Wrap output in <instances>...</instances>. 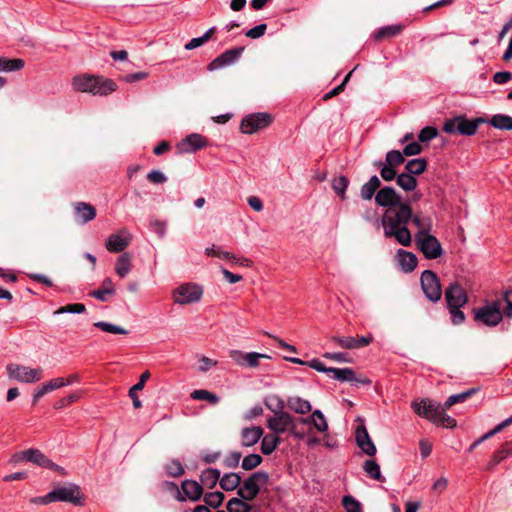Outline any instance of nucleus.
I'll return each mask as SVG.
<instances>
[{
    "instance_id": "f257e3e1",
    "label": "nucleus",
    "mask_w": 512,
    "mask_h": 512,
    "mask_svg": "<svg viewBox=\"0 0 512 512\" xmlns=\"http://www.w3.org/2000/svg\"><path fill=\"white\" fill-rule=\"evenodd\" d=\"M411 217L412 209L407 203L387 209L382 217L385 237L395 238L399 244L410 246L412 237L407 224Z\"/></svg>"
},
{
    "instance_id": "f03ea898",
    "label": "nucleus",
    "mask_w": 512,
    "mask_h": 512,
    "mask_svg": "<svg viewBox=\"0 0 512 512\" xmlns=\"http://www.w3.org/2000/svg\"><path fill=\"white\" fill-rule=\"evenodd\" d=\"M72 86L76 91L98 96H107L117 89V84L112 79L90 74L75 76L72 80Z\"/></svg>"
},
{
    "instance_id": "7ed1b4c3",
    "label": "nucleus",
    "mask_w": 512,
    "mask_h": 512,
    "mask_svg": "<svg viewBox=\"0 0 512 512\" xmlns=\"http://www.w3.org/2000/svg\"><path fill=\"white\" fill-rule=\"evenodd\" d=\"M10 462L13 464L29 462L39 467L55 471L60 475L66 474L65 469L63 467L54 463L44 453H42L39 449L36 448H30L14 453L11 456Z\"/></svg>"
},
{
    "instance_id": "20e7f679",
    "label": "nucleus",
    "mask_w": 512,
    "mask_h": 512,
    "mask_svg": "<svg viewBox=\"0 0 512 512\" xmlns=\"http://www.w3.org/2000/svg\"><path fill=\"white\" fill-rule=\"evenodd\" d=\"M473 320L479 326L496 327L503 320L501 301L485 302L484 305L472 310Z\"/></svg>"
},
{
    "instance_id": "39448f33",
    "label": "nucleus",
    "mask_w": 512,
    "mask_h": 512,
    "mask_svg": "<svg viewBox=\"0 0 512 512\" xmlns=\"http://www.w3.org/2000/svg\"><path fill=\"white\" fill-rule=\"evenodd\" d=\"M448 406V400L440 405L432 400H422L420 403L413 402L412 408L416 414L425 417L437 425L447 427L445 407Z\"/></svg>"
},
{
    "instance_id": "423d86ee",
    "label": "nucleus",
    "mask_w": 512,
    "mask_h": 512,
    "mask_svg": "<svg viewBox=\"0 0 512 512\" xmlns=\"http://www.w3.org/2000/svg\"><path fill=\"white\" fill-rule=\"evenodd\" d=\"M268 481L269 475L266 472H254L243 482L241 481L237 495L246 501H252L258 496L261 487L265 486Z\"/></svg>"
},
{
    "instance_id": "0eeeda50",
    "label": "nucleus",
    "mask_w": 512,
    "mask_h": 512,
    "mask_svg": "<svg viewBox=\"0 0 512 512\" xmlns=\"http://www.w3.org/2000/svg\"><path fill=\"white\" fill-rule=\"evenodd\" d=\"M6 372L10 379L22 383H36L43 378L41 367L30 368L28 366L10 363L6 366Z\"/></svg>"
},
{
    "instance_id": "6e6552de",
    "label": "nucleus",
    "mask_w": 512,
    "mask_h": 512,
    "mask_svg": "<svg viewBox=\"0 0 512 512\" xmlns=\"http://www.w3.org/2000/svg\"><path fill=\"white\" fill-rule=\"evenodd\" d=\"M272 121L271 114L266 112L248 114L241 120L240 131L244 134H253L270 126Z\"/></svg>"
},
{
    "instance_id": "1a4fd4ad",
    "label": "nucleus",
    "mask_w": 512,
    "mask_h": 512,
    "mask_svg": "<svg viewBox=\"0 0 512 512\" xmlns=\"http://www.w3.org/2000/svg\"><path fill=\"white\" fill-rule=\"evenodd\" d=\"M53 502H69L76 506L84 505V496L76 484H68L51 491Z\"/></svg>"
},
{
    "instance_id": "9d476101",
    "label": "nucleus",
    "mask_w": 512,
    "mask_h": 512,
    "mask_svg": "<svg viewBox=\"0 0 512 512\" xmlns=\"http://www.w3.org/2000/svg\"><path fill=\"white\" fill-rule=\"evenodd\" d=\"M203 294L201 286L193 283L182 284L173 291L174 302L187 305L198 302Z\"/></svg>"
},
{
    "instance_id": "9b49d317",
    "label": "nucleus",
    "mask_w": 512,
    "mask_h": 512,
    "mask_svg": "<svg viewBox=\"0 0 512 512\" xmlns=\"http://www.w3.org/2000/svg\"><path fill=\"white\" fill-rule=\"evenodd\" d=\"M420 281L425 296L432 302L439 301L442 289L437 275L431 270H425L421 274Z\"/></svg>"
},
{
    "instance_id": "f8f14e48",
    "label": "nucleus",
    "mask_w": 512,
    "mask_h": 512,
    "mask_svg": "<svg viewBox=\"0 0 512 512\" xmlns=\"http://www.w3.org/2000/svg\"><path fill=\"white\" fill-rule=\"evenodd\" d=\"M484 121L483 118L468 120L464 116L455 117L450 119V134L458 132L461 135L472 136L476 133L478 125Z\"/></svg>"
},
{
    "instance_id": "ddd939ff",
    "label": "nucleus",
    "mask_w": 512,
    "mask_h": 512,
    "mask_svg": "<svg viewBox=\"0 0 512 512\" xmlns=\"http://www.w3.org/2000/svg\"><path fill=\"white\" fill-rule=\"evenodd\" d=\"M296 419L287 412H276L267 420V427L276 435L289 432Z\"/></svg>"
},
{
    "instance_id": "4468645a",
    "label": "nucleus",
    "mask_w": 512,
    "mask_h": 512,
    "mask_svg": "<svg viewBox=\"0 0 512 512\" xmlns=\"http://www.w3.org/2000/svg\"><path fill=\"white\" fill-rule=\"evenodd\" d=\"M331 341L343 349H360L370 345L373 341L371 334L365 336H333Z\"/></svg>"
},
{
    "instance_id": "2eb2a0df",
    "label": "nucleus",
    "mask_w": 512,
    "mask_h": 512,
    "mask_svg": "<svg viewBox=\"0 0 512 512\" xmlns=\"http://www.w3.org/2000/svg\"><path fill=\"white\" fill-rule=\"evenodd\" d=\"M243 51H244V47H236V48L229 49V50L221 53L214 60H212L208 64L207 69L209 71H214V70H218L223 67L229 66V65L235 63L240 58Z\"/></svg>"
},
{
    "instance_id": "dca6fc26",
    "label": "nucleus",
    "mask_w": 512,
    "mask_h": 512,
    "mask_svg": "<svg viewBox=\"0 0 512 512\" xmlns=\"http://www.w3.org/2000/svg\"><path fill=\"white\" fill-rule=\"evenodd\" d=\"M415 240L419 250L426 258L435 259L441 255L442 248L436 237L428 234Z\"/></svg>"
},
{
    "instance_id": "f3484780",
    "label": "nucleus",
    "mask_w": 512,
    "mask_h": 512,
    "mask_svg": "<svg viewBox=\"0 0 512 512\" xmlns=\"http://www.w3.org/2000/svg\"><path fill=\"white\" fill-rule=\"evenodd\" d=\"M131 242V235L125 229L118 233L111 234L105 243L106 249L111 253H119L124 251Z\"/></svg>"
},
{
    "instance_id": "a211bd4d",
    "label": "nucleus",
    "mask_w": 512,
    "mask_h": 512,
    "mask_svg": "<svg viewBox=\"0 0 512 512\" xmlns=\"http://www.w3.org/2000/svg\"><path fill=\"white\" fill-rule=\"evenodd\" d=\"M375 202L377 205L387 209L402 203L400 195L390 186H385L378 190L375 195Z\"/></svg>"
},
{
    "instance_id": "6ab92c4d",
    "label": "nucleus",
    "mask_w": 512,
    "mask_h": 512,
    "mask_svg": "<svg viewBox=\"0 0 512 512\" xmlns=\"http://www.w3.org/2000/svg\"><path fill=\"white\" fill-rule=\"evenodd\" d=\"M355 439L358 447L368 456H374L377 452L376 446L371 440L369 433L362 423L357 427L355 432Z\"/></svg>"
},
{
    "instance_id": "aec40b11",
    "label": "nucleus",
    "mask_w": 512,
    "mask_h": 512,
    "mask_svg": "<svg viewBox=\"0 0 512 512\" xmlns=\"http://www.w3.org/2000/svg\"><path fill=\"white\" fill-rule=\"evenodd\" d=\"M208 145L207 139L197 133L188 135L180 144L179 148L186 153H192Z\"/></svg>"
},
{
    "instance_id": "412c9836",
    "label": "nucleus",
    "mask_w": 512,
    "mask_h": 512,
    "mask_svg": "<svg viewBox=\"0 0 512 512\" xmlns=\"http://www.w3.org/2000/svg\"><path fill=\"white\" fill-rule=\"evenodd\" d=\"M116 293L115 285L111 278L106 277L100 287L96 290L89 292V296L101 301L106 302Z\"/></svg>"
},
{
    "instance_id": "4be33fe9",
    "label": "nucleus",
    "mask_w": 512,
    "mask_h": 512,
    "mask_svg": "<svg viewBox=\"0 0 512 512\" xmlns=\"http://www.w3.org/2000/svg\"><path fill=\"white\" fill-rule=\"evenodd\" d=\"M181 492L186 499L198 501L203 495V487L195 480H184L181 483Z\"/></svg>"
},
{
    "instance_id": "5701e85b",
    "label": "nucleus",
    "mask_w": 512,
    "mask_h": 512,
    "mask_svg": "<svg viewBox=\"0 0 512 512\" xmlns=\"http://www.w3.org/2000/svg\"><path fill=\"white\" fill-rule=\"evenodd\" d=\"M396 259L401 270L405 273L412 272L417 266V257L414 253L398 249Z\"/></svg>"
},
{
    "instance_id": "b1692460",
    "label": "nucleus",
    "mask_w": 512,
    "mask_h": 512,
    "mask_svg": "<svg viewBox=\"0 0 512 512\" xmlns=\"http://www.w3.org/2000/svg\"><path fill=\"white\" fill-rule=\"evenodd\" d=\"M263 429L260 426L245 427L241 430V445L251 447L263 436Z\"/></svg>"
},
{
    "instance_id": "393cba45",
    "label": "nucleus",
    "mask_w": 512,
    "mask_h": 512,
    "mask_svg": "<svg viewBox=\"0 0 512 512\" xmlns=\"http://www.w3.org/2000/svg\"><path fill=\"white\" fill-rule=\"evenodd\" d=\"M74 211L81 223L86 224L95 219L97 213L94 206L86 202H77L74 204Z\"/></svg>"
},
{
    "instance_id": "a878e982",
    "label": "nucleus",
    "mask_w": 512,
    "mask_h": 512,
    "mask_svg": "<svg viewBox=\"0 0 512 512\" xmlns=\"http://www.w3.org/2000/svg\"><path fill=\"white\" fill-rule=\"evenodd\" d=\"M151 374L149 371H145L140 375L139 381L133 385L128 392V396L131 398L133 407L138 409L142 407V402L139 399L137 392H140L144 386L147 380L150 378Z\"/></svg>"
},
{
    "instance_id": "bb28decb",
    "label": "nucleus",
    "mask_w": 512,
    "mask_h": 512,
    "mask_svg": "<svg viewBox=\"0 0 512 512\" xmlns=\"http://www.w3.org/2000/svg\"><path fill=\"white\" fill-rule=\"evenodd\" d=\"M132 269V256L128 252L122 253L116 263H115V272L121 278H125Z\"/></svg>"
},
{
    "instance_id": "cd10ccee",
    "label": "nucleus",
    "mask_w": 512,
    "mask_h": 512,
    "mask_svg": "<svg viewBox=\"0 0 512 512\" xmlns=\"http://www.w3.org/2000/svg\"><path fill=\"white\" fill-rule=\"evenodd\" d=\"M220 471L216 468L204 469L200 474V484L202 487L212 489L220 481Z\"/></svg>"
},
{
    "instance_id": "c85d7f7f",
    "label": "nucleus",
    "mask_w": 512,
    "mask_h": 512,
    "mask_svg": "<svg viewBox=\"0 0 512 512\" xmlns=\"http://www.w3.org/2000/svg\"><path fill=\"white\" fill-rule=\"evenodd\" d=\"M410 220L418 229L415 239L429 234L431 227H432V221H431L430 217L421 216V215L416 214V215H412Z\"/></svg>"
},
{
    "instance_id": "c756f323",
    "label": "nucleus",
    "mask_w": 512,
    "mask_h": 512,
    "mask_svg": "<svg viewBox=\"0 0 512 512\" xmlns=\"http://www.w3.org/2000/svg\"><path fill=\"white\" fill-rule=\"evenodd\" d=\"M287 406L298 414H307L312 410L310 402L298 396L289 397L287 399Z\"/></svg>"
},
{
    "instance_id": "7c9ffc66",
    "label": "nucleus",
    "mask_w": 512,
    "mask_h": 512,
    "mask_svg": "<svg viewBox=\"0 0 512 512\" xmlns=\"http://www.w3.org/2000/svg\"><path fill=\"white\" fill-rule=\"evenodd\" d=\"M467 301L466 291L457 283L450 284V306H464Z\"/></svg>"
},
{
    "instance_id": "2f4dec72",
    "label": "nucleus",
    "mask_w": 512,
    "mask_h": 512,
    "mask_svg": "<svg viewBox=\"0 0 512 512\" xmlns=\"http://www.w3.org/2000/svg\"><path fill=\"white\" fill-rule=\"evenodd\" d=\"M241 484V476L238 473L229 472L220 476L219 485L224 491L238 490Z\"/></svg>"
},
{
    "instance_id": "473e14b6",
    "label": "nucleus",
    "mask_w": 512,
    "mask_h": 512,
    "mask_svg": "<svg viewBox=\"0 0 512 512\" xmlns=\"http://www.w3.org/2000/svg\"><path fill=\"white\" fill-rule=\"evenodd\" d=\"M381 185L380 179L374 175L372 176L368 182H366L360 191L361 198L364 200H371L376 191L379 189Z\"/></svg>"
},
{
    "instance_id": "72a5a7b5",
    "label": "nucleus",
    "mask_w": 512,
    "mask_h": 512,
    "mask_svg": "<svg viewBox=\"0 0 512 512\" xmlns=\"http://www.w3.org/2000/svg\"><path fill=\"white\" fill-rule=\"evenodd\" d=\"M261 438V452L264 455H270L280 443V437L274 433L266 434Z\"/></svg>"
},
{
    "instance_id": "f704fd0d",
    "label": "nucleus",
    "mask_w": 512,
    "mask_h": 512,
    "mask_svg": "<svg viewBox=\"0 0 512 512\" xmlns=\"http://www.w3.org/2000/svg\"><path fill=\"white\" fill-rule=\"evenodd\" d=\"M242 499L241 497L231 498L226 505L228 512H250L252 510V505Z\"/></svg>"
},
{
    "instance_id": "c9c22d12",
    "label": "nucleus",
    "mask_w": 512,
    "mask_h": 512,
    "mask_svg": "<svg viewBox=\"0 0 512 512\" xmlns=\"http://www.w3.org/2000/svg\"><path fill=\"white\" fill-rule=\"evenodd\" d=\"M489 123L499 130H512V117L509 115L496 114L489 120Z\"/></svg>"
},
{
    "instance_id": "e433bc0d",
    "label": "nucleus",
    "mask_w": 512,
    "mask_h": 512,
    "mask_svg": "<svg viewBox=\"0 0 512 512\" xmlns=\"http://www.w3.org/2000/svg\"><path fill=\"white\" fill-rule=\"evenodd\" d=\"M190 397L193 400L207 401L212 405H216L220 401V398L216 394H214L208 390H205V389L194 390L190 394Z\"/></svg>"
},
{
    "instance_id": "4c0bfd02",
    "label": "nucleus",
    "mask_w": 512,
    "mask_h": 512,
    "mask_svg": "<svg viewBox=\"0 0 512 512\" xmlns=\"http://www.w3.org/2000/svg\"><path fill=\"white\" fill-rule=\"evenodd\" d=\"M512 424V415L505 419L504 421H502L501 423H499L497 426H495L492 430L488 431L487 433H485L482 437H480L477 441H475L472 445H471V450L474 449L478 444H480L481 442L493 437L494 435H496L497 433H499L500 431H502L505 427L509 426Z\"/></svg>"
},
{
    "instance_id": "58836bf2",
    "label": "nucleus",
    "mask_w": 512,
    "mask_h": 512,
    "mask_svg": "<svg viewBox=\"0 0 512 512\" xmlns=\"http://www.w3.org/2000/svg\"><path fill=\"white\" fill-rule=\"evenodd\" d=\"M363 470L366 472V474L374 479V480H378V481H383L384 478L381 474V471H380V466L378 465V463L374 460H366L363 464Z\"/></svg>"
},
{
    "instance_id": "ea45409f",
    "label": "nucleus",
    "mask_w": 512,
    "mask_h": 512,
    "mask_svg": "<svg viewBox=\"0 0 512 512\" xmlns=\"http://www.w3.org/2000/svg\"><path fill=\"white\" fill-rule=\"evenodd\" d=\"M397 184L405 191H412L417 186V180L408 172L401 173L397 176Z\"/></svg>"
},
{
    "instance_id": "a19ab883",
    "label": "nucleus",
    "mask_w": 512,
    "mask_h": 512,
    "mask_svg": "<svg viewBox=\"0 0 512 512\" xmlns=\"http://www.w3.org/2000/svg\"><path fill=\"white\" fill-rule=\"evenodd\" d=\"M427 163L425 159L418 158L409 160L405 166L406 171L411 175H419L426 169Z\"/></svg>"
},
{
    "instance_id": "79ce46f5",
    "label": "nucleus",
    "mask_w": 512,
    "mask_h": 512,
    "mask_svg": "<svg viewBox=\"0 0 512 512\" xmlns=\"http://www.w3.org/2000/svg\"><path fill=\"white\" fill-rule=\"evenodd\" d=\"M1 62H2L1 72L19 71L25 65L24 60L19 59V58L8 59V58H5V57H2V61Z\"/></svg>"
},
{
    "instance_id": "37998d69",
    "label": "nucleus",
    "mask_w": 512,
    "mask_h": 512,
    "mask_svg": "<svg viewBox=\"0 0 512 512\" xmlns=\"http://www.w3.org/2000/svg\"><path fill=\"white\" fill-rule=\"evenodd\" d=\"M312 425L317 429V431L324 433L328 430V423L324 414L316 409L311 414Z\"/></svg>"
},
{
    "instance_id": "c03bdc74",
    "label": "nucleus",
    "mask_w": 512,
    "mask_h": 512,
    "mask_svg": "<svg viewBox=\"0 0 512 512\" xmlns=\"http://www.w3.org/2000/svg\"><path fill=\"white\" fill-rule=\"evenodd\" d=\"M331 373L333 378L341 382H351L354 379V370L351 368H334L332 367Z\"/></svg>"
},
{
    "instance_id": "a18cd8bd",
    "label": "nucleus",
    "mask_w": 512,
    "mask_h": 512,
    "mask_svg": "<svg viewBox=\"0 0 512 512\" xmlns=\"http://www.w3.org/2000/svg\"><path fill=\"white\" fill-rule=\"evenodd\" d=\"M225 499V496L220 491L209 492L204 495V502L207 506L212 508H218L221 506Z\"/></svg>"
},
{
    "instance_id": "49530a36",
    "label": "nucleus",
    "mask_w": 512,
    "mask_h": 512,
    "mask_svg": "<svg viewBox=\"0 0 512 512\" xmlns=\"http://www.w3.org/2000/svg\"><path fill=\"white\" fill-rule=\"evenodd\" d=\"M402 30L400 25H390L380 28L375 34V39L390 38L398 35Z\"/></svg>"
},
{
    "instance_id": "de8ad7c7",
    "label": "nucleus",
    "mask_w": 512,
    "mask_h": 512,
    "mask_svg": "<svg viewBox=\"0 0 512 512\" xmlns=\"http://www.w3.org/2000/svg\"><path fill=\"white\" fill-rule=\"evenodd\" d=\"M94 326L101 329L104 332H107V333L123 334V335L128 334V331L125 328L115 325V324H112V323L104 322V321H98V322L94 323Z\"/></svg>"
},
{
    "instance_id": "09e8293b",
    "label": "nucleus",
    "mask_w": 512,
    "mask_h": 512,
    "mask_svg": "<svg viewBox=\"0 0 512 512\" xmlns=\"http://www.w3.org/2000/svg\"><path fill=\"white\" fill-rule=\"evenodd\" d=\"M405 161L403 152L401 153L398 150H391L388 151L385 157V162L391 167H394L395 169L403 164Z\"/></svg>"
},
{
    "instance_id": "8fccbe9b",
    "label": "nucleus",
    "mask_w": 512,
    "mask_h": 512,
    "mask_svg": "<svg viewBox=\"0 0 512 512\" xmlns=\"http://www.w3.org/2000/svg\"><path fill=\"white\" fill-rule=\"evenodd\" d=\"M205 254L211 257H217L224 260H236V256L230 252L223 251L220 247L212 245L205 249Z\"/></svg>"
},
{
    "instance_id": "3c124183",
    "label": "nucleus",
    "mask_w": 512,
    "mask_h": 512,
    "mask_svg": "<svg viewBox=\"0 0 512 512\" xmlns=\"http://www.w3.org/2000/svg\"><path fill=\"white\" fill-rule=\"evenodd\" d=\"M166 473L171 477H180L184 474L185 470L179 460H172L165 465Z\"/></svg>"
},
{
    "instance_id": "603ef678",
    "label": "nucleus",
    "mask_w": 512,
    "mask_h": 512,
    "mask_svg": "<svg viewBox=\"0 0 512 512\" xmlns=\"http://www.w3.org/2000/svg\"><path fill=\"white\" fill-rule=\"evenodd\" d=\"M262 457L259 454H249L242 460L241 466L244 470H252L262 463Z\"/></svg>"
},
{
    "instance_id": "864d4df0",
    "label": "nucleus",
    "mask_w": 512,
    "mask_h": 512,
    "mask_svg": "<svg viewBox=\"0 0 512 512\" xmlns=\"http://www.w3.org/2000/svg\"><path fill=\"white\" fill-rule=\"evenodd\" d=\"M342 505L345 508L346 512H362L360 502L350 495L343 497Z\"/></svg>"
},
{
    "instance_id": "5fc2aeb1",
    "label": "nucleus",
    "mask_w": 512,
    "mask_h": 512,
    "mask_svg": "<svg viewBox=\"0 0 512 512\" xmlns=\"http://www.w3.org/2000/svg\"><path fill=\"white\" fill-rule=\"evenodd\" d=\"M245 365L246 367H249V368H256L259 366V360L262 359V358H269L268 355L266 354H262V353H257V352H249L247 354H245Z\"/></svg>"
},
{
    "instance_id": "6e6d98bb",
    "label": "nucleus",
    "mask_w": 512,
    "mask_h": 512,
    "mask_svg": "<svg viewBox=\"0 0 512 512\" xmlns=\"http://www.w3.org/2000/svg\"><path fill=\"white\" fill-rule=\"evenodd\" d=\"M86 311V307L82 303L68 304L66 306L60 307L55 311V314H63V313H74L80 314Z\"/></svg>"
},
{
    "instance_id": "4d7b16f0",
    "label": "nucleus",
    "mask_w": 512,
    "mask_h": 512,
    "mask_svg": "<svg viewBox=\"0 0 512 512\" xmlns=\"http://www.w3.org/2000/svg\"><path fill=\"white\" fill-rule=\"evenodd\" d=\"M477 391V388H470L464 392L450 395V406L466 401L468 398L473 396Z\"/></svg>"
},
{
    "instance_id": "13d9d810",
    "label": "nucleus",
    "mask_w": 512,
    "mask_h": 512,
    "mask_svg": "<svg viewBox=\"0 0 512 512\" xmlns=\"http://www.w3.org/2000/svg\"><path fill=\"white\" fill-rule=\"evenodd\" d=\"M376 166L380 167V175L385 181H392L396 177V169L389 166L388 164H382L381 162L375 163Z\"/></svg>"
},
{
    "instance_id": "bf43d9fd",
    "label": "nucleus",
    "mask_w": 512,
    "mask_h": 512,
    "mask_svg": "<svg viewBox=\"0 0 512 512\" xmlns=\"http://www.w3.org/2000/svg\"><path fill=\"white\" fill-rule=\"evenodd\" d=\"M242 457V453L238 451L231 452L229 455H227L223 461L224 466L233 469L238 467L240 460Z\"/></svg>"
},
{
    "instance_id": "052dcab7",
    "label": "nucleus",
    "mask_w": 512,
    "mask_h": 512,
    "mask_svg": "<svg viewBox=\"0 0 512 512\" xmlns=\"http://www.w3.org/2000/svg\"><path fill=\"white\" fill-rule=\"evenodd\" d=\"M438 134V131L435 127L433 126H426L424 127L419 135H418V139L420 142H428L430 140H432L433 138H435Z\"/></svg>"
},
{
    "instance_id": "680f3d73",
    "label": "nucleus",
    "mask_w": 512,
    "mask_h": 512,
    "mask_svg": "<svg viewBox=\"0 0 512 512\" xmlns=\"http://www.w3.org/2000/svg\"><path fill=\"white\" fill-rule=\"evenodd\" d=\"M462 306H450V319L453 324H462L466 317L463 311L460 310Z\"/></svg>"
},
{
    "instance_id": "e2e57ef3",
    "label": "nucleus",
    "mask_w": 512,
    "mask_h": 512,
    "mask_svg": "<svg viewBox=\"0 0 512 512\" xmlns=\"http://www.w3.org/2000/svg\"><path fill=\"white\" fill-rule=\"evenodd\" d=\"M508 457H510V455L506 454L505 448L502 445L501 448L494 453L491 461L488 464V468L492 469L494 466L498 465Z\"/></svg>"
},
{
    "instance_id": "0e129e2a",
    "label": "nucleus",
    "mask_w": 512,
    "mask_h": 512,
    "mask_svg": "<svg viewBox=\"0 0 512 512\" xmlns=\"http://www.w3.org/2000/svg\"><path fill=\"white\" fill-rule=\"evenodd\" d=\"M163 486H164V488L166 490H168V491L173 493L174 498L176 500H178L179 502H184L185 501V497L183 496L181 490L179 489V487L174 482L165 481L163 483Z\"/></svg>"
},
{
    "instance_id": "69168bd1",
    "label": "nucleus",
    "mask_w": 512,
    "mask_h": 512,
    "mask_svg": "<svg viewBox=\"0 0 512 512\" xmlns=\"http://www.w3.org/2000/svg\"><path fill=\"white\" fill-rule=\"evenodd\" d=\"M348 179L344 176H341V177H338V178H335L333 180V189L334 191L339 194V195H343L346 188L348 187Z\"/></svg>"
},
{
    "instance_id": "338daca9",
    "label": "nucleus",
    "mask_w": 512,
    "mask_h": 512,
    "mask_svg": "<svg viewBox=\"0 0 512 512\" xmlns=\"http://www.w3.org/2000/svg\"><path fill=\"white\" fill-rule=\"evenodd\" d=\"M266 30H267V25L262 23V24H259L255 27L249 29L248 31H246L245 36L252 38V39H257V38H260L261 36H263L265 34Z\"/></svg>"
},
{
    "instance_id": "774afa93",
    "label": "nucleus",
    "mask_w": 512,
    "mask_h": 512,
    "mask_svg": "<svg viewBox=\"0 0 512 512\" xmlns=\"http://www.w3.org/2000/svg\"><path fill=\"white\" fill-rule=\"evenodd\" d=\"M503 300L506 303V307L502 311L503 317L512 318V290L504 291Z\"/></svg>"
}]
</instances>
